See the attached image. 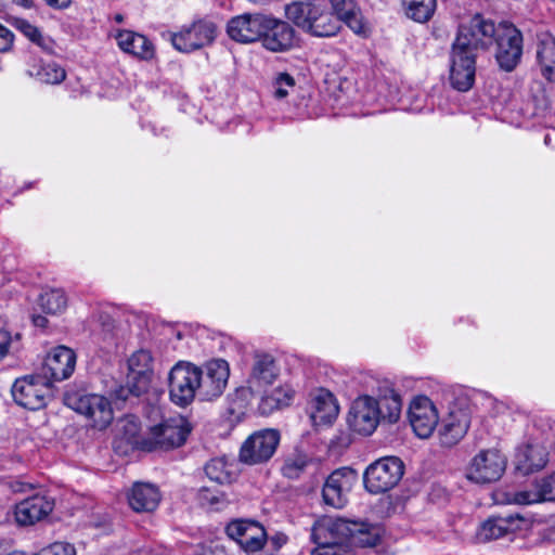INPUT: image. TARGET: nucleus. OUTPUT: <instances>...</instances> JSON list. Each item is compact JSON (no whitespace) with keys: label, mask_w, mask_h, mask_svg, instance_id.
Listing matches in <instances>:
<instances>
[{"label":"nucleus","mask_w":555,"mask_h":555,"mask_svg":"<svg viewBox=\"0 0 555 555\" xmlns=\"http://www.w3.org/2000/svg\"><path fill=\"white\" fill-rule=\"evenodd\" d=\"M40 306L47 313H62L67 307V296L62 289H49L41 294Z\"/></svg>","instance_id":"37"},{"label":"nucleus","mask_w":555,"mask_h":555,"mask_svg":"<svg viewBox=\"0 0 555 555\" xmlns=\"http://www.w3.org/2000/svg\"><path fill=\"white\" fill-rule=\"evenodd\" d=\"M349 530L348 540L363 547L375 546L380 541L383 533V529L378 525L354 520H349Z\"/></svg>","instance_id":"29"},{"label":"nucleus","mask_w":555,"mask_h":555,"mask_svg":"<svg viewBox=\"0 0 555 555\" xmlns=\"http://www.w3.org/2000/svg\"><path fill=\"white\" fill-rule=\"evenodd\" d=\"M14 490H15V491H24V489H23V488H16V489H14Z\"/></svg>","instance_id":"60"},{"label":"nucleus","mask_w":555,"mask_h":555,"mask_svg":"<svg viewBox=\"0 0 555 555\" xmlns=\"http://www.w3.org/2000/svg\"><path fill=\"white\" fill-rule=\"evenodd\" d=\"M119 48L138 59L150 60L155 54L154 43L149 37H116Z\"/></svg>","instance_id":"32"},{"label":"nucleus","mask_w":555,"mask_h":555,"mask_svg":"<svg viewBox=\"0 0 555 555\" xmlns=\"http://www.w3.org/2000/svg\"><path fill=\"white\" fill-rule=\"evenodd\" d=\"M11 336L5 331H0V361L9 353Z\"/></svg>","instance_id":"49"},{"label":"nucleus","mask_w":555,"mask_h":555,"mask_svg":"<svg viewBox=\"0 0 555 555\" xmlns=\"http://www.w3.org/2000/svg\"><path fill=\"white\" fill-rule=\"evenodd\" d=\"M0 555H11L10 551L7 548L0 550Z\"/></svg>","instance_id":"58"},{"label":"nucleus","mask_w":555,"mask_h":555,"mask_svg":"<svg viewBox=\"0 0 555 555\" xmlns=\"http://www.w3.org/2000/svg\"><path fill=\"white\" fill-rule=\"evenodd\" d=\"M506 463V457L499 450H481L469 462L466 477L476 483L494 482L504 474Z\"/></svg>","instance_id":"10"},{"label":"nucleus","mask_w":555,"mask_h":555,"mask_svg":"<svg viewBox=\"0 0 555 555\" xmlns=\"http://www.w3.org/2000/svg\"><path fill=\"white\" fill-rule=\"evenodd\" d=\"M295 390L289 385L279 386L262 399V403L270 409L287 406L293 401Z\"/></svg>","instance_id":"38"},{"label":"nucleus","mask_w":555,"mask_h":555,"mask_svg":"<svg viewBox=\"0 0 555 555\" xmlns=\"http://www.w3.org/2000/svg\"><path fill=\"white\" fill-rule=\"evenodd\" d=\"M76 353L66 346L52 348L43 362L42 372L51 383L67 379L75 371Z\"/></svg>","instance_id":"17"},{"label":"nucleus","mask_w":555,"mask_h":555,"mask_svg":"<svg viewBox=\"0 0 555 555\" xmlns=\"http://www.w3.org/2000/svg\"><path fill=\"white\" fill-rule=\"evenodd\" d=\"M410 424L417 437H430L438 425L439 413L435 403L426 396L415 397L409 406Z\"/></svg>","instance_id":"15"},{"label":"nucleus","mask_w":555,"mask_h":555,"mask_svg":"<svg viewBox=\"0 0 555 555\" xmlns=\"http://www.w3.org/2000/svg\"><path fill=\"white\" fill-rule=\"evenodd\" d=\"M537 62L543 78L548 82H535L531 88L532 100L538 111H546L554 96L552 85L555 82V37H542L537 43Z\"/></svg>","instance_id":"4"},{"label":"nucleus","mask_w":555,"mask_h":555,"mask_svg":"<svg viewBox=\"0 0 555 555\" xmlns=\"http://www.w3.org/2000/svg\"><path fill=\"white\" fill-rule=\"evenodd\" d=\"M522 37H498L495 60L504 72L514 70L522 56Z\"/></svg>","instance_id":"26"},{"label":"nucleus","mask_w":555,"mask_h":555,"mask_svg":"<svg viewBox=\"0 0 555 555\" xmlns=\"http://www.w3.org/2000/svg\"><path fill=\"white\" fill-rule=\"evenodd\" d=\"M478 37H455L450 53L449 81L460 92L470 90L476 78Z\"/></svg>","instance_id":"2"},{"label":"nucleus","mask_w":555,"mask_h":555,"mask_svg":"<svg viewBox=\"0 0 555 555\" xmlns=\"http://www.w3.org/2000/svg\"><path fill=\"white\" fill-rule=\"evenodd\" d=\"M457 35H521V33L509 21H495L475 13L461 18Z\"/></svg>","instance_id":"16"},{"label":"nucleus","mask_w":555,"mask_h":555,"mask_svg":"<svg viewBox=\"0 0 555 555\" xmlns=\"http://www.w3.org/2000/svg\"><path fill=\"white\" fill-rule=\"evenodd\" d=\"M50 7L55 9H66L69 7L72 0H44Z\"/></svg>","instance_id":"50"},{"label":"nucleus","mask_w":555,"mask_h":555,"mask_svg":"<svg viewBox=\"0 0 555 555\" xmlns=\"http://www.w3.org/2000/svg\"><path fill=\"white\" fill-rule=\"evenodd\" d=\"M280 370L270 354H257L247 384L253 392L260 393L278 378Z\"/></svg>","instance_id":"22"},{"label":"nucleus","mask_w":555,"mask_h":555,"mask_svg":"<svg viewBox=\"0 0 555 555\" xmlns=\"http://www.w3.org/2000/svg\"><path fill=\"white\" fill-rule=\"evenodd\" d=\"M225 531L247 554L261 551L267 542L266 530L257 521L233 520L227 526Z\"/></svg>","instance_id":"14"},{"label":"nucleus","mask_w":555,"mask_h":555,"mask_svg":"<svg viewBox=\"0 0 555 555\" xmlns=\"http://www.w3.org/2000/svg\"><path fill=\"white\" fill-rule=\"evenodd\" d=\"M207 477L218 483L229 482L231 477L223 459H212L205 466Z\"/></svg>","instance_id":"42"},{"label":"nucleus","mask_w":555,"mask_h":555,"mask_svg":"<svg viewBox=\"0 0 555 555\" xmlns=\"http://www.w3.org/2000/svg\"><path fill=\"white\" fill-rule=\"evenodd\" d=\"M93 339L96 343H100L101 340H103L106 344V347H111L114 345V338L111 333H105L103 338H101V336L99 334H94Z\"/></svg>","instance_id":"52"},{"label":"nucleus","mask_w":555,"mask_h":555,"mask_svg":"<svg viewBox=\"0 0 555 555\" xmlns=\"http://www.w3.org/2000/svg\"><path fill=\"white\" fill-rule=\"evenodd\" d=\"M199 399L212 401L219 398L225 390L230 365L223 359H212L199 366Z\"/></svg>","instance_id":"11"},{"label":"nucleus","mask_w":555,"mask_h":555,"mask_svg":"<svg viewBox=\"0 0 555 555\" xmlns=\"http://www.w3.org/2000/svg\"><path fill=\"white\" fill-rule=\"evenodd\" d=\"M53 507V500L47 495L36 494L15 505L14 518L20 526H31L46 518Z\"/></svg>","instance_id":"19"},{"label":"nucleus","mask_w":555,"mask_h":555,"mask_svg":"<svg viewBox=\"0 0 555 555\" xmlns=\"http://www.w3.org/2000/svg\"><path fill=\"white\" fill-rule=\"evenodd\" d=\"M358 481L357 472L341 467L332 472L322 487V501L333 508H343L348 503V495Z\"/></svg>","instance_id":"12"},{"label":"nucleus","mask_w":555,"mask_h":555,"mask_svg":"<svg viewBox=\"0 0 555 555\" xmlns=\"http://www.w3.org/2000/svg\"><path fill=\"white\" fill-rule=\"evenodd\" d=\"M33 322H34V324H35L36 326H41V327H43V326H46V324H47V322H48V321H47V319H46L44 317H42V315H35V317L33 318Z\"/></svg>","instance_id":"54"},{"label":"nucleus","mask_w":555,"mask_h":555,"mask_svg":"<svg viewBox=\"0 0 555 555\" xmlns=\"http://www.w3.org/2000/svg\"><path fill=\"white\" fill-rule=\"evenodd\" d=\"M14 37H0V52L9 51L13 46Z\"/></svg>","instance_id":"51"},{"label":"nucleus","mask_w":555,"mask_h":555,"mask_svg":"<svg viewBox=\"0 0 555 555\" xmlns=\"http://www.w3.org/2000/svg\"><path fill=\"white\" fill-rule=\"evenodd\" d=\"M11 392L16 404L36 411L48 404L52 397V383L43 375H25L15 379Z\"/></svg>","instance_id":"8"},{"label":"nucleus","mask_w":555,"mask_h":555,"mask_svg":"<svg viewBox=\"0 0 555 555\" xmlns=\"http://www.w3.org/2000/svg\"><path fill=\"white\" fill-rule=\"evenodd\" d=\"M222 20L217 15L195 16L183 27L186 35H215L221 29Z\"/></svg>","instance_id":"35"},{"label":"nucleus","mask_w":555,"mask_h":555,"mask_svg":"<svg viewBox=\"0 0 555 555\" xmlns=\"http://www.w3.org/2000/svg\"><path fill=\"white\" fill-rule=\"evenodd\" d=\"M311 555H356L347 542L315 546Z\"/></svg>","instance_id":"47"},{"label":"nucleus","mask_w":555,"mask_h":555,"mask_svg":"<svg viewBox=\"0 0 555 555\" xmlns=\"http://www.w3.org/2000/svg\"><path fill=\"white\" fill-rule=\"evenodd\" d=\"M153 356L150 350L139 349L128 359L129 378L134 382V389L138 393L144 391L152 382Z\"/></svg>","instance_id":"24"},{"label":"nucleus","mask_w":555,"mask_h":555,"mask_svg":"<svg viewBox=\"0 0 555 555\" xmlns=\"http://www.w3.org/2000/svg\"><path fill=\"white\" fill-rule=\"evenodd\" d=\"M237 42L249 44L260 41L262 47L272 52H284L295 47V37H233Z\"/></svg>","instance_id":"36"},{"label":"nucleus","mask_w":555,"mask_h":555,"mask_svg":"<svg viewBox=\"0 0 555 555\" xmlns=\"http://www.w3.org/2000/svg\"><path fill=\"white\" fill-rule=\"evenodd\" d=\"M0 35H12V33L8 29H4L3 26L0 24Z\"/></svg>","instance_id":"57"},{"label":"nucleus","mask_w":555,"mask_h":555,"mask_svg":"<svg viewBox=\"0 0 555 555\" xmlns=\"http://www.w3.org/2000/svg\"><path fill=\"white\" fill-rule=\"evenodd\" d=\"M129 506L137 513L154 512L162 500L159 489L149 482H135L127 494Z\"/></svg>","instance_id":"25"},{"label":"nucleus","mask_w":555,"mask_h":555,"mask_svg":"<svg viewBox=\"0 0 555 555\" xmlns=\"http://www.w3.org/2000/svg\"><path fill=\"white\" fill-rule=\"evenodd\" d=\"M544 142H545L546 145L550 144V135L548 134L545 135Z\"/></svg>","instance_id":"59"},{"label":"nucleus","mask_w":555,"mask_h":555,"mask_svg":"<svg viewBox=\"0 0 555 555\" xmlns=\"http://www.w3.org/2000/svg\"><path fill=\"white\" fill-rule=\"evenodd\" d=\"M273 96L276 100L285 99L289 90L295 87V79L287 73H280L272 82Z\"/></svg>","instance_id":"45"},{"label":"nucleus","mask_w":555,"mask_h":555,"mask_svg":"<svg viewBox=\"0 0 555 555\" xmlns=\"http://www.w3.org/2000/svg\"><path fill=\"white\" fill-rule=\"evenodd\" d=\"M215 553H216V555H227L224 547L221 546L220 544H216Z\"/></svg>","instance_id":"56"},{"label":"nucleus","mask_w":555,"mask_h":555,"mask_svg":"<svg viewBox=\"0 0 555 555\" xmlns=\"http://www.w3.org/2000/svg\"><path fill=\"white\" fill-rule=\"evenodd\" d=\"M199 366L188 362H177L168 374L169 398L178 406H188L196 395L199 397Z\"/></svg>","instance_id":"5"},{"label":"nucleus","mask_w":555,"mask_h":555,"mask_svg":"<svg viewBox=\"0 0 555 555\" xmlns=\"http://www.w3.org/2000/svg\"><path fill=\"white\" fill-rule=\"evenodd\" d=\"M198 502L202 506L220 508L227 503L224 495L216 488L203 487L198 491Z\"/></svg>","instance_id":"43"},{"label":"nucleus","mask_w":555,"mask_h":555,"mask_svg":"<svg viewBox=\"0 0 555 555\" xmlns=\"http://www.w3.org/2000/svg\"><path fill=\"white\" fill-rule=\"evenodd\" d=\"M120 431L122 434V438L132 446H135L141 449V443L145 437L140 438V429L141 425L138 417L133 415H128L120 420L119 422Z\"/></svg>","instance_id":"39"},{"label":"nucleus","mask_w":555,"mask_h":555,"mask_svg":"<svg viewBox=\"0 0 555 555\" xmlns=\"http://www.w3.org/2000/svg\"><path fill=\"white\" fill-rule=\"evenodd\" d=\"M309 410L315 426L331 424L339 412L333 393L324 388H319L310 395Z\"/></svg>","instance_id":"23"},{"label":"nucleus","mask_w":555,"mask_h":555,"mask_svg":"<svg viewBox=\"0 0 555 555\" xmlns=\"http://www.w3.org/2000/svg\"><path fill=\"white\" fill-rule=\"evenodd\" d=\"M286 17L302 31H313L312 35H335L334 31L320 33L313 30L314 22L310 17V9L301 2H294L285 8Z\"/></svg>","instance_id":"33"},{"label":"nucleus","mask_w":555,"mask_h":555,"mask_svg":"<svg viewBox=\"0 0 555 555\" xmlns=\"http://www.w3.org/2000/svg\"><path fill=\"white\" fill-rule=\"evenodd\" d=\"M175 49L183 53H190L212 41V37H169Z\"/></svg>","instance_id":"40"},{"label":"nucleus","mask_w":555,"mask_h":555,"mask_svg":"<svg viewBox=\"0 0 555 555\" xmlns=\"http://www.w3.org/2000/svg\"><path fill=\"white\" fill-rule=\"evenodd\" d=\"M108 23L114 35H139L122 13H115L109 16Z\"/></svg>","instance_id":"46"},{"label":"nucleus","mask_w":555,"mask_h":555,"mask_svg":"<svg viewBox=\"0 0 555 555\" xmlns=\"http://www.w3.org/2000/svg\"><path fill=\"white\" fill-rule=\"evenodd\" d=\"M469 427L468 417L465 414L451 413L444 420L440 428V437L443 444L452 446L464 437Z\"/></svg>","instance_id":"30"},{"label":"nucleus","mask_w":555,"mask_h":555,"mask_svg":"<svg viewBox=\"0 0 555 555\" xmlns=\"http://www.w3.org/2000/svg\"><path fill=\"white\" fill-rule=\"evenodd\" d=\"M401 411V396L393 389L387 390L378 398L360 396L350 408L348 423L353 431L362 436H370L376 430L379 423H397Z\"/></svg>","instance_id":"1"},{"label":"nucleus","mask_w":555,"mask_h":555,"mask_svg":"<svg viewBox=\"0 0 555 555\" xmlns=\"http://www.w3.org/2000/svg\"><path fill=\"white\" fill-rule=\"evenodd\" d=\"M333 11L345 25L356 35L365 31V25L353 0H330Z\"/></svg>","instance_id":"28"},{"label":"nucleus","mask_w":555,"mask_h":555,"mask_svg":"<svg viewBox=\"0 0 555 555\" xmlns=\"http://www.w3.org/2000/svg\"><path fill=\"white\" fill-rule=\"evenodd\" d=\"M12 25L16 30L21 31L23 35H40L37 27L33 26L26 20L23 18H13Z\"/></svg>","instance_id":"48"},{"label":"nucleus","mask_w":555,"mask_h":555,"mask_svg":"<svg viewBox=\"0 0 555 555\" xmlns=\"http://www.w3.org/2000/svg\"><path fill=\"white\" fill-rule=\"evenodd\" d=\"M348 535L349 520L344 518L323 517L311 529V540L315 546L347 542Z\"/></svg>","instance_id":"18"},{"label":"nucleus","mask_w":555,"mask_h":555,"mask_svg":"<svg viewBox=\"0 0 555 555\" xmlns=\"http://www.w3.org/2000/svg\"><path fill=\"white\" fill-rule=\"evenodd\" d=\"M28 52L30 55L37 54L39 51L48 54H57L56 44L52 37H27Z\"/></svg>","instance_id":"44"},{"label":"nucleus","mask_w":555,"mask_h":555,"mask_svg":"<svg viewBox=\"0 0 555 555\" xmlns=\"http://www.w3.org/2000/svg\"><path fill=\"white\" fill-rule=\"evenodd\" d=\"M525 518L519 514L490 517L481 524L477 535L481 541H491L522 529Z\"/></svg>","instance_id":"21"},{"label":"nucleus","mask_w":555,"mask_h":555,"mask_svg":"<svg viewBox=\"0 0 555 555\" xmlns=\"http://www.w3.org/2000/svg\"><path fill=\"white\" fill-rule=\"evenodd\" d=\"M311 463L310 459L305 454H295L285 460L282 473L289 479H297Z\"/></svg>","instance_id":"41"},{"label":"nucleus","mask_w":555,"mask_h":555,"mask_svg":"<svg viewBox=\"0 0 555 555\" xmlns=\"http://www.w3.org/2000/svg\"><path fill=\"white\" fill-rule=\"evenodd\" d=\"M280 442V434L275 429H263L253 434L242 446L240 460L246 464H259L274 454Z\"/></svg>","instance_id":"13"},{"label":"nucleus","mask_w":555,"mask_h":555,"mask_svg":"<svg viewBox=\"0 0 555 555\" xmlns=\"http://www.w3.org/2000/svg\"><path fill=\"white\" fill-rule=\"evenodd\" d=\"M64 403L95 430H105L114 421L112 400L104 395L69 391L64 396Z\"/></svg>","instance_id":"3"},{"label":"nucleus","mask_w":555,"mask_h":555,"mask_svg":"<svg viewBox=\"0 0 555 555\" xmlns=\"http://www.w3.org/2000/svg\"><path fill=\"white\" fill-rule=\"evenodd\" d=\"M190 433V424L183 416L169 417L150 428L149 435L141 443V449L154 451L179 448L186 441Z\"/></svg>","instance_id":"7"},{"label":"nucleus","mask_w":555,"mask_h":555,"mask_svg":"<svg viewBox=\"0 0 555 555\" xmlns=\"http://www.w3.org/2000/svg\"><path fill=\"white\" fill-rule=\"evenodd\" d=\"M14 2L23 8H31L34 0H14Z\"/></svg>","instance_id":"55"},{"label":"nucleus","mask_w":555,"mask_h":555,"mask_svg":"<svg viewBox=\"0 0 555 555\" xmlns=\"http://www.w3.org/2000/svg\"><path fill=\"white\" fill-rule=\"evenodd\" d=\"M216 544L217 543L210 542L207 545H202L201 546L202 552L197 555H216V553H215Z\"/></svg>","instance_id":"53"},{"label":"nucleus","mask_w":555,"mask_h":555,"mask_svg":"<svg viewBox=\"0 0 555 555\" xmlns=\"http://www.w3.org/2000/svg\"><path fill=\"white\" fill-rule=\"evenodd\" d=\"M286 35L293 34L287 22L261 13H244L227 23V35Z\"/></svg>","instance_id":"9"},{"label":"nucleus","mask_w":555,"mask_h":555,"mask_svg":"<svg viewBox=\"0 0 555 555\" xmlns=\"http://www.w3.org/2000/svg\"><path fill=\"white\" fill-rule=\"evenodd\" d=\"M545 447L538 443H528L520 447L516 453V468L524 475L542 469L547 463Z\"/></svg>","instance_id":"27"},{"label":"nucleus","mask_w":555,"mask_h":555,"mask_svg":"<svg viewBox=\"0 0 555 555\" xmlns=\"http://www.w3.org/2000/svg\"><path fill=\"white\" fill-rule=\"evenodd\" d=\"M403 474L404 464L399 457H380L365 468L363 485L369 493L382 494L393 489Z\"/></svg>","instance_id":"6"},{"label":"nucleus","mask_w":555,"mask_h":555,"mask_svg":"<svg viewBox=\"0 0 555 555\" xmlns=\"http://www.w3.org/2000/svg\"><path fill=\"white\" fill-rule=\"evenodd\" d=\"M27 74L37 78L40 82L56 85L61 83L65 77V69L56 63H36L35 60L28 61Z\"/></svg>","instance_id":"31"},{"label":"nucleus","mask_w":555,"mask_h":555,"mask_svg":"<svg viewBox=\"0 0 555 555\" xmlns=\"http://www.w3.org/2000/svg\"><path fill=\"white\" fill-rule=\"evenodd\" d=\"M505 495L504 503L517 505L555 501V476H550L537 481L530 489L508 492Z\"/></svg>","instance_id":"20"},{"label":"nucleus","mask_w":555,"mask_h":555,"mask_svg":"<svg viewBox=\"0 0 555 555\" xmlns=\"http://www.w3.org/2000/svg\"><path fill=\"white\" fill-rule=\"evenodd\" d=\"M402 7L410 20L424 24L434 16L437 2L436 0H402Z\"/></svg>","instance_id":"34"}]
</instances>
